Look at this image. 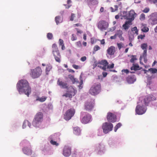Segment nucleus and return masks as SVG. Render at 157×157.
<instances>
[{"instance_id":"obj_50","label":"nucleus","mask_w":157,"mask_h":157,"mask_svg":"<svg viewBox=\"0 0 157 157\" xmlns=\"http://www.w3.org/2000/svg\"><path fill=\"white\" fill-rule=\"evenodd\" d=\"M75 29L77 31V34L78 35V34H81L82 33V31L78 28H76Z\"/></svg>"},{"instance_id":"obj_42","label":"nucleus","mask_w":157,"mask_h":157,"mask_svg":"<svg viewBox=\"0 0 157 157\" xmlns=\"http://www.w3.org/2000/svg\"><path fill=\"white\" fill-rule=\"evenodd\" d=\"M50 142L51 144L53 145H56V146H58L59 145V144L56 141H54L52 140H51L50 141Z\"/></svg>"},{"instance_id":"obj_41","label":"nucleus","mask_w":157,"mask_h":157,"mask_svg":"<svg viewBox=\"0 0 157 157\" xmlns=\"http://www.w3.org/2000/svg\"><path fill=\"white\" fill-rule=\"evenodd\" d=\"M47 37L49 40L52 39L53 37L52 34L51 33H48L47 34Z\"/></svg>"},{"instance_id":"obj_62","label":"nucleus","mask_w":157,"mask_h":157,"mask_svg":"<svg viewBox=\"0 0 157 157\" xmlns=\"http://www.w3.org/2000/svg\"><path fill=\"white\" fill-rule=\"evenodd\" d=\"M64 5L66 6V9L69 8L71 6V5Z\"/></svg>"},{"instance_id":"obj_26","label":"nucleus","mask_w":157,"mask_h":157,"mask_svg":"<svg viewBox=\"0 0 157 157\" xmlns=\"http://www.w3.org/2000/svg\"><path fill=\"white\" fill-rule=\"evenodd\" d=\"M67 92L70 93V94H74V96L75 94L76 91L72 86H70L68 89Z\"/></svg>"},{"instance_id":"obj_34","label":"nucleus","mask_w":157,"mask_h":157,"mask_svg":"<svg viewBox=\"0 0 157 157\" xmlns=\"http://www.w3.org/2000/svg\"><path fill=\"white\" fill-rule=\"evenodd\" d=\"M74 94H70V93L67 92L66 94H63V96H65L66 97H68L70 98H72V96H74Z\"/></svg>"},{"instance_id":"obj_58","label":"nucleus","mask_w":157,"mask_h":157,"mask_svg":"<svg viewBox=\"0 0 157 157\" xmlns=\"http://www.w3.org/2000/svg\"><path fill=\"white\" fill-rule=\"evenodd\" d=\"M75 17V14L74 13L71 14V17L70 19V20L71 21H73L74 20V18Z\"/></svg>"},{"instance_id":"obj_30","label":"nucleus","mask_w":157,"mask_h":157,"mask_svg":"<svg viewBox=\"0 0 157 157\" xmlns=\"http://www.w3.org/2000/svg\"><path fill=\"white\" fill-rule=\"evenodd\" d=\"M47 98V97L46 96H42L41 98L37 96L36 97V101H39L41 102H43L46 100Z\"/></svg>"},{"instance_id":"obj_55","label":"nucleus","mask_w":157,"mask_h":157,"mask_svg":"<svg viewBox=\"0 0 157 157\" xmlns=\"http://www.w3.org/2000/svg\"><path fill=\"white\" fill-rule=\"evenodd\" d=\"M86 59V57L85 56H83L81 58L80 60L81 61H85Z\"/></svg>"},{"instance_id":"obj_14","label":"nucleus","mask_w":157,"mask_h":157,"mask_svg":"<svg viewBox=\"0 0 157 157\" xmlns=\"http://www.w3.org/2000/svg\"><path fill=\"white\" fill-rule=\"evenodd\" d=\"M107 118V120L110 122H114L117 120L116 115L111 112L108 113Z\"/></svg>"},{"instance_id":"obj_54","label":"nucleus","mask_w":157,"mask_h":157,"mask_svg":"<svg viewBox=\"0 0 157 157\" xmlns=\"http://www.w3.org/2000/svg\"><path fill=\"white\" fill-rule=\"evenodd\" d=\"M77 46L79 47H80L82 46L81 42L80 41H78L76 43Z\"/></svg>"},{"instance_id":"obj_33","label":"nucleus","mask_w":157,"mask_h":157,"mask_svg":"<svg viewBox=\"0 0 157 157\" xmlns=\"http://www.w3.org/2000/svg\"><path fill=\"white\" fill-rule=\"evenodd\" d=\"M69 77L70 79L73 84H74L76 82H77V81L76 80V79L74 78V76L71 75H69Z\"/></svg>"},{"instance_id":"obj_29","label":"nucleus","mask_w":157,"mask_h":157,"mask_svg":"<svg viewBox=\"0 0 157 157\" xmlns=\"http://www.w3.org/2000/svg\"><path fill=\"white\" fill-rule=\"evenodd\" d=\"M52 68V66L50 64H48L46 65V67L45 70L46 74L48 75L49 72L51 71Z\"/></svg>"},{"instance_id":"obj_44","label":"nucleus","mask_w":157,"mask_h":157,"mask_svg":"<svg viewBox=\"0 0 157 157\" xmlns=\"http://www.w3.org/2000/svg\"><path fill=\"white\" fill-rule=\"evenodd\" d=\"M100 48L98 45H96L94 46V51H96L98 50H100Z\"/></svg>"},{"instance_id":"obj_35","label":"nucleus","mask_w":157,"mask_h":157,"mask_svg":"<svg viewBox=\"0 0 157 157\" xmlns=\"http://www.w3.org/2000/svg\"><path fill=\"white\" fill-rule=\"evenodd\" d=\"M148 71L153 74L157 73V69L155 68H150L148 69Z\"/></svg>"},{"instance_id":"obj_59","label":"nucleus","mask_w":157,"mask_h":157,"mask_svg":"<svg viewBox=\"0 0 157 157\" xmlns=\"http://www.w3.org/2000/svg\"><path fill=\"white\" fill-rule=\"evenodd\" d=\"M150 2H153L154 3H155L157 2V0H147Z\"/></svg>"},{"instance_id":"obj_57","label":"nucleus","mask_w":157,"mask_h":157,"mask_svg":"<svg viewBox=\"0 0 157 157\" xmlns=\"http://www.w3.org/2000/svg\"><path fill=\"white\" fill-rule=\"evenodd\" d=\"M116 38L117 36L115 34L113 36H111L110 37V38L111 39H116Z\"/></svg>"},{"instance_id":"obj_4","label":"nucleus","mask_w":157,"mask_h":157,"mask_svg":"<svg viewBox=\"0 0 157 157\" xmlns=\"http://www.w3.org/2000/svg\"><path fill=\"white\" fill-rule=\"evenodd\" d=\"M42 73V70L39 67H36L34 69H31L30 75L33 78H36L39 77Z\"/></svg>"},{"instance_id":"obj_39","label":"nucleus","mask_w":157,"mask_h":157,"mask_svg":"<svg viewBox=\"0 0 157 157\" xmlns=\"http://www.w3.org/2000/svg\"><path fill=\"white\" fill-rule=\"evenodd\" d=\"M27 124H29V122L27 120H25L23 124L22 127L23 128L26 127Z\"/></svg>"},{"instance_id":"obj_48","label":"nucleus","mask_w":157,"mask_h":157,"mask_svg":"<svg viewBox=\"0 0 157 157\" xmlns=\"http://www.w3.org/2000/svg\"><path fill=\"white\" fill-rule=\"evenodd\" d=\"M122 44H123L122 43H117V45L118 48L119 49H120L122 47Z\"/></svg>"},{"instance_id":"obj_46","label":"nucleus","mask_w":157,"mask_h":157,"mask_svg":"<svg viewBox=\"0 0 157 157\" xmlns=\"http://www.w3.org/2000/svg\"><path fill=\"white\" fill-rule=\"evenodd\" d=\"M77 39V37L74 34H72L71 38V40L72 41H74L76 40Z\"/></svg>"},{"instance_id":"obj_24","label":"nucleus","mask_w":157,"mask_h":157,"mask_svg":"<svg viewBox=\"0 0 157 157\" xmlns=\"http://www.w3.org/2000/svg\"><path fill=\"white\" fill-rule=\"evenodd\" d=\"M86 2L89 6L95 5L98 3L97 0H86Z\"/></svg>"},{"instance_id":"obj_7","label":"nucleus","mask_w":157,"mask_h":157,"mask_svg":"<svg viewBox=\"0 0 157 157\" xmlns=\"http://www.w3.org/2000/svg\"><path fill=\"white\" fill-rule=\"evenodd\" d=\"M75 110L74 109L71 108L68 109L64 115V118L66 121H68L71 119L74 115Z\"/></svg>"},{"instance_id":"obj_49","label":"nucleus","mask_w":157,"mask_h":157,"mask_svg":"<svg viewBox=\"0 0 157 157\" xmlns=\"http://www.w3.org/2000/svg\"><path fill=\"white\" fill-rule=\"evenodd\" d=\"M107 67L108 68H113L114 67V64L113 63H112L111 64L108 65Z\"/></svg>"},{"instance_id":"obj_53","label":"nucleus","mask_w":157,"mask_h":157,"mask_svg":"<svg viewBox=\"0 0 157 157\" xmlns=\"http://www.w3.org/2000/svg\"><path fill=\"white\" fill-rule=\"evenodd\" d=\"M145 37L144 35H140L138 36V39H143Z\"/></svg>"},{"instance_id":"obj_52","label":"nucleus","mask_w":157,"mask_h":157,"mask_svg":"<svg viewBox=\"0 0 157 157\" xmlns=\"http://www.w3.org/2000/svg\"><path fill=\"white\" fill-rule=\"evenodd\" d=\"M149 11V8H146L144 10H143V11L145 13H147Z\"/></svg>"},{"instance_id":"obj_18","label":"nucleus","mask_w":157,"mask_h":157,"mask_svg":"<svg viewBox=\"0 0 157 157\" xmlns=\"http://www.w3.org/2000/svg\"><path fill=\"white\" fill-rule=\"evenodd\" d=\"M107 51V53L110 56L113 55L116 52L115 48L113 46H111L108 48Z\"/></svg>"},{"instance_id":"obj_16","label":"nucleus","mask_w":157,"mask_h":157,"mask_svg":"<svg viewBox=\"0 0 157 157\" xmlns=\"http://www.w3.org/2000/svg\"><path fill=\"white\" fill-rule=\"evenodd\" d=\"M108 64V63L106 60H102L98 64V66L102 69L105 70Z\"/></svg>"},{"instance_id":"obj_11","label":"nucleus","mask_w":157,"mask_h":157,"mask_svg":"<svg viewBox=\"0 0 157 157\" xmlns=\"http://www.w3.org/2000/svg\"><path fill=\"white\" fill-rule=\"evenodd\" d=\"M146 110V108L143 105H140L136 106L135 109L136 113L138 115H142L144 114Z\"/></svg>"},{"instance_id":"obj_12","label":"nucleus","mask_w":157,"mask_h":157,"mask_svg":"<svg viewBox=\"0 0 157 157\" xmlns=\"http://www.w3.org/2000/svg\"><path fill=\"white\" fill-rule=\"evenodd\" d=\"M136 13L134 11L132 10L129 11L128 14L126 15H125L123 16L125 19L128 20L129 21H131L132 22L134 19V17Z\"/></svg>"},{"instance_id":"obj_5","label":"nucleus","mask_w":157,"mask_h":157,"mask_svg":"<svg viewBox=\"0 0 157 157\" xmlns=\"http://www.w3.org/2000/svg\"><path fill=\"white\" fill-rule=\"evenodd\" d=\"M43 114L42 113L39 112L36 114L33 122V125L37 127L42 121Z\"/></svg>"},{"instance_id":"obj_20","label":"nucleus","mask_w":157,"mask_h":157,"mask_svg":"<svg viewBox=\"0 0 157 157\" xmlns=\"http://www.w3.org/2000/svg\"><path fill=\"white\" fill-rule=\"evenodd\" d=\"M57 84L62 88L65 89L68 88V85L67 83L62 81H60L59 79H58L57 81Z\"/></svg>"},{"instance_id":"obj_64","label":"nucleus","mask_w":157,"mask_h":157,"mask_svg":"<svg viewBox=\"0 0 157 157\" xmlns=\"http://www.w3.org/2000/svg\"><path fill=\"white\" fill-rule=\"evenodd\" d=\"M83 38L85 40H86V35L85 34L83 35Z\"/></svg>"},{"instance_id":"obj_36","label":"nucleus","mask_w":157,"mask_h":157,"mask_svg":"<svg viewBox=\"0 0 157 157\" xmlns=\"http://www.w3.org/2000/svg\"><path fill=\"white\" fill-rule=\"evenodd\" d=\"M141 48L144 50H147V43H144L141 45Z\"/></svg>"},{"instance_id":"obj_63","label":"nucleus","mask_w":157,"mask_h":157,"mask_svg":"<svg viewBox=\"0 0 157 157\" xmlns=\"http://www.w3.org/2000/svg\"><path fill=\"white\" fill-rule=\"evenodd\" d=\"M74 25L75 26H82V24H80V23H77V24H75Z\"/></svg>"},{"instance_id":"obj_60","label":"nucleus","mask_w":157,"mask_h":157,"mask_svg":"<svg viewBox=\"0 0 157 157\" xmlns=\"http://www.w3.org/2000/svg\"><path fill=\"white\" fill-rule=\"evenodd\" d=\"M102 75L104 77H106L107 75V73L105 72H102Z\"/></svg>"},{"instance_id":"obj_51","label":"nucleus","mask_w":157,"mask_h":157,"mask_svg":"<svg viewBox=\"0 0 157 157\" xmlns=\"http://www.w3.org/2000/svg\"><path fill=\"white\" fill-rule=\"evenodd\" d=\"M121 72L123 73L124 72L127 74H128L129 72V70L128 69H123L121 71Z\"/></svg>"},{"instance_id":"obj_8","label":"nucleus","mask_w":157,"mask_h":157,"mask_svg":"<svg viewBox=\"0 0 157 157\" xmlns=\"http://www.w3.org/2000/svg\"><path fill=\"white\" fill-rule=\"evenodd\" d=\"M81 115L82 117L84 116L81 120L82 123L86 124L88 123L90 121L91 116L89 114L84 112H82L81 113Z\"/></svg>"},{"instance_id":"obj_43","label":"nucleus","mask_w":157,"mask_h":157,"mask_svg":"<svg viewBox=\"0 0 157 157\" xmlns=\"http://www.w3.org/2000/svg\"><path fill=\"white\" fill-rule=\"evenodd\" d=\"M114 8L113 9L112 7H110L111 9L112 10V12H114L116 10H117L118 9V6L117 5H115L114 6Z\"/></svg>"},{"instance_id":"obj_19","label":"nucleus","mask_w":157,"mask_h":157,"mask_svg":"<svg viewBox=\"0 0 157 157\" xmlns=\"http://www.w3.org/2000/svg\"><path fill=\"white\" fill-rule=\"evenodd\" d=\"M126 80L127 82L129 84L133 83L136 80L134 76L133 75L128 76L126 77Z\"/></svg>"},{"instance_id":"obj_47","label":"nucleus","mask_w":157,"mask_h":157,"mask_svg":"<svg viewBox=\"0 0 157 157\" xmlns=\"http://www.w3.org/2000/svg\"><path fill=\"white\" fill-rule=\"evenodd\" d=\"M145 18V15L144 13H142L140 16V19L141 20H144Z\"/></svg>"},{"instance_id":"obj_56","label":"nucleus","mask_w":157,"mask_h":157,"mask_svg":"<svg viewBox=\"0 0 157 157\" xmlns=\"http://www.w3.org/2000/svg\"><path fill=\"white\" fill-rule=\"evenodd\" d=\"M72 67L76 69H78L79 68V66L75 64H73L72 65Z\"/></svg>"},{"instance_id":"obj_17","label":"nucleus","mask_w":157,"mask_h":157,"mask_svg":"<svg viewBox=\"0 0 157 157\" xmlns=\"http://www.w3.org/2000/svg\"><path fill=\"white\" fill-rule=\"evenodd\" d=\"M23 153L25 155H31L32 151L30 147H24L22 149Z\"/></svg>"},{"instance_id":"obj_13","label":"nucleus","mask_w":157,"mask_h":157,"mask_svg":"<svg viewBox=\"0 0 157 157\" xmlns=\"http://www.w3.org/2000/svg\"><path fill=\"white\" fill-rule=\"evenodd\" d=\"M94 102L92 101H86L85 104V109L87 111H90L94 106Z\"/></svg>"},{"instance_id":"obj_31","label":"nucleus","mask_w":157,"mask_h":157,"mask_svg":"<svg viewBox=\"0 0 157 157\" xmlns=\"http://www.w3.org/2000/svg\"><path fill=\"white\" fill-rule=\"evenodd\" d=\"M59 46H62V50H64L65 48V47L64 46V42L63 40L61 39H60L59 40Z\"/></svg>"},{"instance_id":"obj_37","label":"nucleus","mask_w":157,"mask_h":157,"mask_svg":"<svg viewBox=\"0 0 157 157\" xmlns=\"http://www.w3.org/2000/svg\"><path fill=\"white\" fill-rule=\"evenodd\" d=\"M131 31L133 32L135 31V33L136 35L138 34V30L137 29V27L135 26L132 28L131 29Z\"/></svg>"},{"instance_id":"obj_2","label":"nucleus","mask_w":157,"mask_h":157,"mask_svg":"<svg viewBox=\"0 0 157 157\" xmlns=\"http://www.w3.org/2000/svg\"><path fill=\"white\" fill-rule=\"evenodd\" d=\"M101 86L100 83L94 84L89 90V93L93 95H95L98 94L101 91Z\"/></svg>"},{"instance_id":"obj_28","label":"nucleus","mask_w":157,"mask_h":157,"mask_svg":"<svg viewBox=\"0 0 157 157\" xmlns=\"http://www.w3.org/2000/svg\"><path fill=\"white\" fill-rule=\"evenodd\" d=\"M73 132L74 133L77 135H80V130L79 128L78 127H75L73 128Z\"/></svg>"},{"instance_id":"obj_23","label":"nucleus","mask_w":157,"mask_h":157,"mask_svg":"<svg viewBox=\"0 0 157 157\" xmlns=\"http://www.w3.org/2000/svg\"><path fill=\"white\" fill-rule=\"evenodd\" d=\"M123 32L122 31L119 30L117 31V32L115 33L117 36H118L121 40L124 41V38L122 36L123 34Z\"/></svg>"},{"instance_id":"obj_61","label":"nucleus","mask_w":157,"mask_h":157,"mask_svg":"<svg viewBox=\"0 0 157 157\" xmlns=\"http://www.w3.org/2000/svg\"><path fill=\"white\" fill-rule=\"evenodd\" d=\"M105 43V40L103 39L101 40V44H104Z\"/></svg>"},{"instance_id":"obj_22","label":"nucleus","mask_w":157,"mask_h":157,"mask_svg":"<svg viewBox=\"0 0 157 157\" xmlns=\"http://www.w3.org/2000/svg\"><path fill=\"white\" fill-rule=\"evenodd\" d=\"M150 22L152 25H155L157 24V16H151L150 19Z\"/></svg>"},{"instance_id":"obj_21","label":"nucleus","mask_w":157,"mask_h":157,"mask_svg":"<svg viewBox=\"0 0 157 157\" xmlns=\"http://www.w3.org/2000/svg\"><path fill=\"white\" fill-rule=\"evenodd\" d=\"M131 21H126L124 24L122 25V27L125 30H128L130 27V25H131Z\"/></svg>"},{"instance_id":"obj_9","label":"nucleus","mask_w":157,"mask_h":157,"mask_svg":"<svg viewBox=\"0 0 157 157\" xmlns=\"http://www.w3.org/2000/svg\"><path fill=\"white\" fill-rule=\"evenodd\" d=\"M97 27L101 31L105 30L109 27V24L105 21L101 20L98 23Z\"/></svg>"},{"instance_id":"obj_40","label":"nucleus","mask_w":157,"mask_h":157,"mask_svg":"<svg viewBox=\"0 0 157 157\" xmlns=\"http://www.w3.org/2000/svg\"><path fill=\"white\" fill-rule=\"evenodd\" d=\"M136 59V56L132 55V57L130 60V61L131 63H133L134 62V61Z\"/></svg>"},{"instance_id":"obj_10","label":"nucleus","mask_w":157,"mask_h":157,"mask_svg":"<svg viewBox=\"0 0 157 157\" xmlns=\"http://www.w3.org/2000/svg\"><path fill=\"white\" fill-rule=\"evenodd\" d=\"M156 98L154 96L149 94L145 96L144 100V104L146 105H148V104L151 101L155 100Z\"/></svg>"},{"instance_id":"obj_45","label":"nucleus","mask_w":157,"mask_h":157,"mask_svg":"<svg viewBox=\"0 0 157 157\" xmlns=\"http://www.w3.org/2000/svg\"><path fill=\"white\" fill-rule=\"evenodd\" d=\"M147 56V50H144L143 53L142 57L145 59Z\"/></svg>"},{"instance_id":"obj_25","label":"nucleus","mask_w":157,"mask_h":157,"mask_svg":"<svg viewBox=\"0 0 157 157\" xmlns=\"http://www.w3.org/2000/svg\"><path fill=\"white\" fill-rule=\"evenodd\" d=\"M149 28L147 27V25L145 24H142L141 26V30L143 32L146 33L148 31Z\"/></svg>"},{"instance_id":"obj_15","label":"nucleus","mask_w":157,"mask_h":157,"mask_svg":"<svg viewBox=\"0 0 157 157\" xmlns=\"http://www.w3.org/2000/svg\"><path fill=\"white\" fill-rule=\"evenodd\" d=\"M71 148L67 146H65L63 150V154L66 157L69 156L71 154Z\"/></svg>"},{"instance_id":"obj_38","label":"nucleus","mask_w":157,"mask_h":157,"mask_svg":"<svg viewBox=\"0 0 157 157\" xmlns=\"http://www.w3.org/2000/svg\"><path fill=\"white\" fill-rule=\"evenodd\" d=\"M121 126V124L119 123L117 124L115 127H114V131L115 132H116L118 128H120Z\"/></svg>"},{"instance_id":"obj_3","label":"nucleus","mask_w":157,"mask_h":157,"mask_svg":"<svg viewBox=\"0 0 157 157\" xmlns=\"http://www.w3.org/2000/svg\"><path fill=\"white\" fill-rule=\"evenodd\" d=\"M52 48H53L52 53L56 61L59 63H60L61 61V56L56 44H53L52 45Z\"/></svg>"},{"instance_id":"obj_1","label":"nucleus","mask_w":157,"mask_h":157,"mask_svg":"<svg viewBox=\"0 0 157 157\" xmlns=\"http://www.w3.org/2000/svg\"><path fill=\"white\" fill-rule=\"evenodd\" d=\"M17 88L19 93H24L28 97L31 93V89L29 86V83L25 80H20L17 85Z\"/></svg>"},{"instance_id":"obj_32","label":"nucleus","mask_w":157,"mask_h":157,"mask_svg":"<svg viewBox=\"0 0 157 157\" xmlns=\"http://www.w3.org/2000/svg\"><path fill=\"white\" fill-rule=\"evenodd\" d=\"M139 66L138 65H133V66L131 67V70H134V71H136L140 69Z\"/></svg>"},{"instance_id":"obj_27","label":"nucleus","mask_w":157,"mask_h":157,"mask_svg":"<svg viewBox=\"0 0 157 157\" xmlns=\"http://www.w3.org/2000/svg\"><path fill=\"white\" fill-rule=\"evenodd\" d=\"M55 21L58 25L62 22L63 18L59 16H57L55 18Z\"/></svg>"},{"instance_id":"obj_6","label":"nucleus","mask_w":157,"mask_h":157,"mask_svg":"<svg viewBox=\"0 0 157 157\" xmlns=\"http://www.w3.org/2000/svg\"><path fill=\"white\" fill-rule=\"evenodd\" d=\"M113 127V125L112 123L106 122L103 123L102 127L103 132L105 134L112 131Z\"/></svg>"}]
</instances>
